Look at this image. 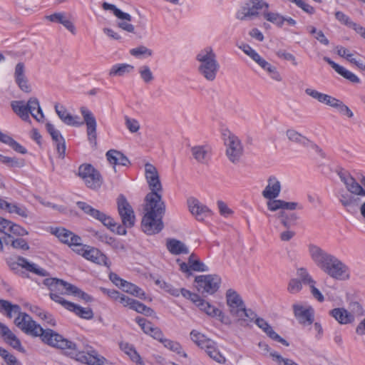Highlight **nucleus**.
<instances>
[{
    "label": "nucleus",
    "mask_w": 365,
    "mask_h": 365,
    "mask_svg": "<svg viewBox=\"0 0 365 365\" xmlns=\"http://www.w3.org/2000/svg\"><path fill=\"white\" fill-rule=\"evenodd\" d=\"M308 251L316 266L331 278L339 281L350 279L349 267L336 256L314 244L309 245Z\"/></svg>",
    "instance_id": "1"
},
{
    "label": "nucleus",
    "mask_w": 365,
    "mask_h": 365,
    "mask_svg": "<svg viewBox=\"0 0 365 365\" xmlns=\"http://www.w3.org/2000/svg\"><path fill=\"white\" fill-rule=\"evenodd\" d=\"M144 215L141 226L148 235L160 232L164 227L163 217L165 213V204L160 193L149 192L145 197Z\"/></svg>",
    "instance_id": "2"
},
{
    "label": "nucleus",
    "mask_w": 365,
    "mask_h": 365,
    "mask_svg": "<svg viewBox=\"0 0 365 365\" xmlns=\"http://www.w3.org/2000/svg\"><path fill=\"white\" fill-rule=\"evenodd\" d=\"M14 323L26 334L34 336H40L44 343L51 346H59L62 347L68 344V341L62 339L61 335L50 329H43L26 313L21 312L15 319ZM68 344H71V343L68 342Z\"/></svg>",
    "instance_id": "3"
},
{
    "label": "nucleus",
    "mask_w": 365,
    "mask_h": 365,
    "mask_svg": "<svg viewBox=\"0 0 365 365\" xmlns=\"http://www.w3.org/2000/svg\"><path fill=\"white\" fill-rule=\"evenodd\" d=\"M55 111L58 118L67 125L79 127L83 123L86 125V134L90 143L96 144L97 140V122L93 113L86 107H81L80 112L83 116V121L79 120V117L72 115L63 105L56 103Z\"/></svg>",
    "instance_id": "4"
},
{
    "label": "nucleus",
    "mask_w": 365,
    "mask_h": 365,
    "mask_svg": "<svg viewBox=\"0 0 365 365\" xmlns=\"http://www.w3.org/2000/svg\"><path fill=\"white\" fill-rule=\"evenodd\" d=\"M341 181L344 184L346 190L339 191L337 197L344 207L357 206L360 204V196H365L364 188L356 179L345 170L337 171Z\"/></svg>",
    "instance_id": "5"
},
{
    "label": "nucleus",
    "mask_w": 365,
    "mask_h": 365,
    "mask_svg": "<svg viewBox=\"0 0 365 365\" xmlns=\"http://www.w3.org/2000/svg\"><path fill=\"white\" fill-rule=\"evenodd\" d=\"M226 302L230 314L240 326H249L256 317L254 312L246 309L242 299L232 289H228L226 292Z\"/></svg>",
    "instance_id": "6"
},
{
    "label": "nucleus",
    "mask_w": 365,
    "mask_h": 365,
    "mask_svg": "<svg viewBox=\"0 0 365 365\" xmlns=\"http://www.w3.org/2000/svg\"><path fill=\"white\" fill-rule=\"evenodd\" d=\"M199 62L198 73L207 81L213 82L217 76L220 66L216 53L211 47L201 50L196 56Z\"/></svg>",
    "instance_id": "7"
},
{
    "label": "nucleus",
    "mask_w": 365,
    "mask_h": 365,
    "mask_svg": "<svg viewBox=\"0 0 365 365\" xmlns=\"http://www.w3.org/2000/svg\"><path fill=\"white\" fill-rule=\"evenodd\" d=\"M62 339L65 340L71 343V344H67L66 346H53V347H56L61 349L67 350L68 354L71 357L75 359L76 361L86 364L88 365H103L106 361V359L103 356H99L97 354L96 351H92L90 353H85L83 351H78L76 347V344L73 342L63 338L62 336Z\"/></svg>",
    "instance_id": "8"
},
{
    "label": "nucleus",
    "mask_w": 365,
    "mask_h": 365,
    "mask_svg": "<svg viewBox=\"0 0 365 365\" xmlns=\"http://www.w3.org/2000/svg\"><path fill=\"white\" fill-rule=\"evenodd\" d=\"M269 5L264 0H248L237 11L236 17L241 21L252 20L259 16V11L269 9Z\"/></svg>",
    "instance_id": "9"
},
{
    "label": "nucleus",
    "mask_w": 365,
    "mask_h": 365,
    "mask_svg": "<svg viewBox=\"0 0 365 365\" xmlns=\"http://www.w3.org/2000/svg\"><path fill=\"white\" fill-rule=\"evenodd\" d=\"M224 143L226 146V155L234 164L237 163L243 155V145L239 138L228 132L224 133Z\"/></svg>",
    "instance_id": "10"
},
{
    "label": "nucleus",
    "mask_w": 365,
    "mask_h": 365,
    "mask_svg": "<svg viewBox=\"0 0 365 365\" xmlns=\"http://www.w3.org/2000/svg\"><path fill=\"white\" fill-rule=\"evenodd\" d=\"M78 175L91 189L99 188L103 182L100 173L91 164H83L78 168Z\"/></svg>",
    "instance_id": "11"
},
{
    "label": "nucleus",
    "mask_w": 365,
    "mask_h": 365,
    "mask_svg": "<svg viewBox=\"0 0 365 365\" xmlns=\"http://www.w3.org/2000/svg\"><path fill=\"white\" fill-rule=\"evenodd\" d=\"M118 212L121 219L122 224L131 228L135 222L134 210L123 195H120L117 198Z\"/></svg>",
    "instance_id": "12"
},
{
    "label": "nucleus",
    "mask_w": 365,
    "mask_h": 365,
    "mask_svg": "<svg viewBox=\"0 0 365 365\" xmlns=\"http://www.w3.org/2000/svg\"><path fill=\"white\" fill-rule=\"evenodd\" d=\"M195 282L199 292L212 294L218 290L221 279L217 275H200L195 277Z\"/></svg>",
    "instance_id": "13"
},
{
    "label": "nucleus",
    "mask_w": 365,
    "mask_h": 365,
    "mask_svg": "<svg viewBox=\"0 0 365 365\" xmlns=\"http://www.w3.org/2000/svg\"><path fill=\"white\" fill-rule=\"evenodd\" d=\"M78 207L82 210L86 214L90 215L91 217L96 219L101 222L105 226L108 227H115L113 219L110 216L106 215L105 213L92 207L84 202H78Z\"/></svg>",
    "instance_id": "14"
},
{
    "label": "nucleus",
    "mask_w": 365,
    "mask_h": 365,
    "mask_svg": "<svg viewBox=\"0 0 365 365\" xmlns=\"http://www.w3.org/2000/svg\"><path fill=\"white\" fill-rule=\"evenodd\" d=\"M6 262L10 269L14 272L19 271V267H21L26 270L36 274L39 276L48 275V273L45 269L38 267L36 264L29 262L26 258L23 257H18L17 262H11L10 260H7Z\"/></svg>",
    "instance_id": "15"
},
{
    "label": "nucleus",
    "mask_w": 365,
    "mask_h": 365,
    "mask_svg": "<svg viewBox=\"0 0 365 365\" xmlns=\"http://www.w3.org/2000/svg\"><path fill=\"white\" fill-rule=\"evenodd\" d=\"M58 282H62L64 285L59 287L56 286V287H55L54 288H51V292H54L60 294H72L86 302H90L92 300V297L91 296L75 285L68 283L62 279H58Z\"/></svg>",
    "instance_id": "16"
},
{
    "label": "nucleus",
    "mask_w": 365,
    "mask_h": 365,
    "mask_svg": "<svg viewBox=\"0 0 365 365\" xmlns=\"http://www.w3.org/2000/svg\"><path fill=\"white\" fill-rule=\"evenodd\" d=\"M46 128L56 145L59 158H63L66 152V143L63 137L61 135V133L55 128L52 123H47Z\"/></svg>",
    "instance_id": "17"
},
{
    "label": "nucleus",
    "mask_w": 365,
    "mask_h": 365,
    "mask_svg": "<svg viewBox=\"0 0 365 365\" xmlns=\"http://www.w3.org/2000/svg\"><path fill=\"white\" fill-rule=\"evenodd\" d=\"M187 205L192 215L199 221L203 220L205 217L211 213V210L206 205L202 204L195 198H189Z\"/></svg>",
    "instance_id": "18"
},
{
    "label": "nucleus",
    "mask_w": 365,
    "mask_h": 365,
    "mask_svg": "<svg viewBox=\"0 0 365 365\" xmlns=\"http://www.w3.org/2000/svg\"><path fill=\"white\" fill-rule=\"evenodd\" d=\"M256 325L261 329L270 339L278 341L286 346H289V344L278 334H277L270 326V324L263 318L257 317L253 319Z\"/></svg>",
    "instance_id": "19"
},
{
    "label": "nucleus",
    "mask_w": 365,
    "mask_h": 365,
    "mask_svg": "<svg viewBox=\"0 0 365 365\" xmlns=\"http://www.w3.org/2000/svg\"><path fill=\"white\" fill-rule=\"evenodd\" d=\"M294 316L300 324L310 325L314 322V309L312 307L305 308L302 305L294 304Z\"/></svg>",
    "instance_id": "20"
},
{
    "label": "nucleus",
    "mask_w": 365,
    "mask_h": 365,
    "mask_svg": "<svg viewBox=\"0 0 365 365\" xmlns=\"http://www.w3.org/2000/svg\"><path fill=\"white\" fill-rule=\"evenodd\" d=\"M281 192V183L275 176H270L267 185L262 191V196L267 200L277 198Z\"/></svg>",
    "instance_id": "21"
},
{
    "label": "nucleus",
    "mask_w": 365,
    "mask_h": 365,
    "mask_svg": "<svg viewBox=\"0 0 365 365\" xmlns=\"http://www.w3.org/2000/svg\"><path fill=\"white\" fill-rule=\"evenodd\" d=\"M70 16L64 12H56L46 18L51 22H56L62 24L68 31H69L73 35L76 34V29L74 24L70 19Z\"/></svg>",
    "instance_id": "22"
},
{
    "label": "nucleus",
    "mask_w": 365,
    "mask_h": 365,
    "mask_svg": "<svg viewBox=\"0 0 365 365\" xmlns=\"http://www.w3.org/2000/svg\"><path fill=\"white\" fill-rule=\"evenodd\" d=\"M195 160L201 164H207L210 158V148L208 145H195L190 149Z\"/></svg>",
    "instance_id": "23"
},
{
    "label": "nucleus",
    "mask_w": 365,
    "mask_h": 365,
    "mask_svg": "<svg viewBox=\"0 0 365 365\" xmlns=\"http://www.w3.org/2000/svg\"><path fill=\"white\" fill-rule=\"evenodd\" d=\"M324 61H326L328 64H329L336 72L342 76L344 78H346L351 83H359L360 82V79L352 72L346 70L343 66H339V64L334 62L329 57L324 56L323 58Z\"/></svg>",
    "instance_id": "24"
},
{
    "label": "nucleus",
    "mask_w": 365,
    "mask_h": 365,
    "mask_svg": "<svg viewBox=\"0 0 365 365\" xmlns=\"http://www.w3.org/2000/svg\"><path fill=\"white\" fill-rule=\"evenodd\" d=\"M329 314L341 324H348L354 322V314L344 308L333 309Z\"/></svg>",
    "instance_id": "25"
},
{
    "label": "nucleus",
    "mask_w": 365,
    "mask_h": 365,
    "mask_svg": "<svg viewBox=\"0 0 365 365\" xmlns=\"http://www.w3.org/2000/svg\"><path fill=\"white\" fill-rule=\"evenodd\" d=\"M106 155L107 160L113 165L114 169L117 165L125 166L130 163L128 158L123 153L116 150H109Z\"/></svg>",
    "instance_id": "26"
},
{
    "label": "nucleus",
    "mask_w": 365,
    "mask_h": 365,
    "mask_svg": "<svg viewBox=\"0 0 365 365\" xmlns=\"http://www.w3.org/2000/svg\"><path fill=\"white\" fill-rule=\"evenodd\" d=\"M54 235L63 243L71 246L74 242L81 241V238L65 228H56Z\"/></svg>",
    "instance_id": "27"
},
{
    "label": "nucleus",
    "mask_w": 365,
    "mask_h": 365,
    "mask_svg": "<svg viewBox=\"0 0 365 365\" xmlns=\"http://www.w3.org/2000/svg\"><path fill=\"white\" fill-rule=\"evenodd\" d=\"M26 105L29 113L37 121H42L44 118V114L40 106L38 100L35 97H31L29 99Z\"/></svg>",
    "instance_id": "28"
},
{
    "label": "nucleus",
    "mask_w": 365,
    "mask_h": 365,
    "mask_svg": "<svg viewBox=\"0 0 365 365\" xmlns=\"http://www.w3.org/2000/svg\"><path fill=\"white\" fill-rule=\"evenodd\" d=\"M167 249L173 255L188 254L189 250L187 246L180 240L168 239L166 243Z\"/></svg>",
    "instance_id": "29"
},
{
    "label": "nucleus",
    "mask_w": 365,
    "mask_h": 365,
    "mask_svg": "<svg viewBox=\"0 0 365 365\" xmlns=\"http://www.w3.org/2000/svg\"><path fill=\"white\" fill-rule=\"evenodd\" d=\"M84 258L99 264H106L107 259L106 255L98 249L90 246L87 247V250L84 252Z\"/></svg>",
    "instance_id": "30"
},
{
    "label": "nucleus",
    "mask_w": 365,
    "mask_h": 365,
    "mask_svg": "<svg viewBox=\"0 0 365 365\" xmlns=\"http://www.w3.org/2000/svg\"><path fill=\"white\" fill-rule=\"evenodd\" d=\"M134 70V66L128 63H118L113 66L108 73L111 77H121L130 73Z\"/></svg>",
    "instance_id": "31"
},
{
    "label": "nucleus",
    "mask_w": 365,
    "mask_h": 365,
    "mask_svg": "<svg viewBox=\"0 0 365 365\" xmlns=\"http://www.w3.org/2000/svg\"><path fill=\"white\" fill-rule=\"evenodd\" d=\"M14 112L18 115L23 120H29V113L27 105L23 101H14L11 103Z\"/></svg>",
    "instance_id": "32"
},
{
    "label": "nucleus",
    "mask_w": 365,
    "mask_h": 365,
    "mask_svg": "<svg viewBox=\"0 0 365 365\" xmlns=\"http://www.w3.org/2000/svg\"><path fill=\"white\" fill-rule=\"evenodd\" d=\"M276 217L286 228L290 227L298 219L295 213H287L284 210L279 211L276 214Z\"/></svg>",
    "instance_id": "33"
},
{
    "label": "nucleus",
    "mask_w": 365,
    "mask_h": 365,
    "mask_svg": "<svg viewBox=\"0 0 365 365\" xmlns=\"http://www.w3.org/2000/svg\"><path fill=\"white\" fill-rule=\"evenodd\" d=\"M205 350L207 354L215 361L223 364L225 362L226 359L225 356L221 354L219 350L216 347V344L212 341V344H207L206 346L203 349Z\"/></svg>",
    "instance_id": "34"
},
{
    "label": "nucleus",
    "mask_w": 365,
    "mask_h": 365,
    "mask_svg": "<svg viewBox=\"0 0 365 365\" xmlns=\"http://www.w3.org/2000/svg\"><path fill=\"white\" fill-rule=\"evenodd\" d=\"M286 135L289 141L304 146H307L310 142L306 136H304L302 134L294 129H288L286 131Z\"/></svg>",
    "instance_id": "35"
},
{
    "label": "nucleus",
    "mask_w": 365,
    "mask_h": 365,
    "mask_svg": "<svg viewBox=\"0 0 365 365\" xmlns=\"http://www.w3.org/2000/svg\"><path fill=\"white\" fill-rule=\"evenodd\" d=\"M71 306L68 310L74 312L77 316L86 319H91L93 317V312L91 308L81 307L73 302H71Z\"/></svg>",
    "instance_id": "36"
},
{
    "label": "nucleus",
    "mask_w": 365,
    "mask_h": 365,
    "mask_svg": "<svg viewBox=\"0 0 365 365\" xmlns=\"http://www.w3.org/2000/svg\"><path fill=\"white\" fill-rule=\"evenodd\" d=\"M190 338L201 349H204L207 344H212V340L207 338L204 334L196 330H192L190 332Z\"/></svg>",
    "instance_id": "37"
},
{
    "label": "nucleus",
    "mask_w": 365,
    "mask_h": 365,
    "mask_svg": "<svg viewBox=\"0 0 365 365\" xmlns=\"http://www.w3.org/2000/svg\"><path fill=\"white\" fill-rule=\"evenodd\" d=\"M121 289L124 292L129 293L135 297H139L140 299H145V294L142 290V289L133 283L125 281Z\"/></svg>",
    "instance_id": "38"
},
{
    "label": "nucleus",
    "mask_w": 365,
    "mask_h": 365,
    "mask_svg": "<svg viewBox=\"0 0 365 365\" xmlns=\"http://www.w3.org/2000/svg\"><path fill=\"white\" fill-rule=\"evenodd\" d=\"M102 8L104 10L111 11L113 13V14L120 20H132V17L129 14L122 11L121 10L118 9L114 4L103 2L102 4Z\"/></svg>",
    "instance_id": "39"
},
{
    "label": "nucleus",
    "mask_w": 365,
    "mask_h": 365,
    "mask_svg": "<svg viewBox=\"0 0 365 365\" xmlns=\"http://www.w3.org/2000/svg\"><path fill=\"white\" fill-rule=\"evenodd\" d=\"M262 16L267 21L276 24L279 27H282L284 22V16L278 13L269 11L268 9H264L262 12Z\"/></svg>",
    "instance_id": "40"
},
{
    "label": "nucleus",
    "mask_w": 365,
    "mask_h": 365,
    "mask_svg": "<svg viewBox=\"0 0 365 365\" xmlns=\"http://www.w3.org/2000/svg\"><path fill=\"white\" fill-rule=\"evenodd\" d=\"M200 308V310L205 312L207 315L210 317H217V314H220V309L212 306L209 302H205L204 299L199 298V301L195 304Z\"/></svg>",
    "instance_id": "41"
},
{
    "label": "nucleus",
    "mask_w": 365,
    "mask_h": 365,
    "mask_svg": "<svg viewBox=\"0 0 365 365\" xmlns=\"http://www.w3.org/2000/svg\"><path fill=\"white\" fill-rule=\"evenodd\" d=\"M297 276L298 280L302 282L304 285L310 286L311 284H315L316 282L312 278L311 274L309 273L307 269L304 267H300L297 269Z\"/></svg>",
    "instance_id": "42"
},
{
    "label": "nucleus",
    "mask_w": 365,
    "mask_h": 365,
    "mask_svg": "<svg viewBox=\"0 0 365 365\" xmlns=\"http://www.w3.org/2000/svg\"><path fill=\"white\" fill-rule=\"evenodd\" d=\"M130 54L135 58H148L151 57L153 51L143 45L132 48L129 51Z\"/></svg>",
    "instance_id": "43"
},
{
    "label": "nucleus",
    "mask_w": 365,
    "mask_h": 365,
    "mask_svg": "<svg viewBox=\"0 0 365 365\" xmlns=\"http://www.w3.org/2000/svg\"><path fill=\"white\" fill-rule=\"evenodd\" d=\"M0 356L4 359L2 365H22L16 357L6 349L0 346Z\"/></svg>",
    "instance_id": "44"
},
{
    "label": "nucleus",
    "mask_w": 365,
    "mask_h": 365,
    "mask_svg": "<svg viewBox=\"0 0 365 365\" xmlns=\"http://www.w3.org/2000/svg\"><path fill=\"white\" fill-rule=\"evenodd\" d=\"M188 264L192 270L195 272H207L208 267L198 259L194 254H192L188 258Z\"/></svg>",
    "instance_id": "45"
},
{
    "label": "nucleus",
    "mask_w": 365,
    "mask_h": 365,
    "mask_svg": "<svg viewBox=\"0 0 365 365\" xmlns=\"http://www.w3.org/2000/svg\"><path fill=\"white\" fill-rule=\"evenodd\" d=\"M0 161L11 168H21L24 165V160L4 156L0 154Z\"/></svg>",
    "instance_id": "46"
},
{
    "label": "nucleus",
    "mask_w": 365,
    "mask_h": 365,
    "mask_svg": "<svg viewBox=\"0 0 365 365\" xmlns=\"http://www.w3.org/2000/svg\"><path fill=\"white\" fill-rule=\"evenodd\" d=\"M138 73L145 83H150L154 80V76L148 65H143L138 68Z\"/></svg>",
    "instance_id": "47"
},
{
    "label": "nucleus",
    "mask_w": 365,
    "mask_h": 365,
    "mask_svg": "<svg viewBox=\"0 0 365 365\" xmlns=\"http://www.w3.org/2000/svg\"><path fill=\"white\" fill-rule=\"evenodd\" d=\"M130 309L138 313L144 314L146 316H151L154 313V311L151 308L135 299L132 302Z\"/></svg>",
    "instance_id": "48"
},
{
    "label": "nucleus",
    "mask_w": 365,
    "mask_h": 365,
    "mask_svg": "<svg viewBox=\"0 0 365 365\" xmlns=\"http://www.w3.org/2000/svg\"><path fill=\"white\" fill-rule=\"evenodd\" d=\"M162 343L165 347L168 348V349L175 351L184 357H187V354L182 351V348L178 342L170 339H163Z\"/></svg>",
    "instance_id": "49"
},
{
    "label": "nucleus",
    "mask_w": 365,
    "mask_h": 365,
    "mask_svg": "<svg viewBox=\"0 0 365 365\" xmlns=\"http://www.w3.org/2000/svg\"><path fill=\"white\" fill-rule=\"evenodd\" d=\"M4 342H6L7 344L11 346L14 349H16L17 351L24 353L25 349L22 346L20 340L17 338V336L12 333L8 338H6L4 340Z\"/></svg>",
    "instance_id": "50"
},
{
    "label": "nucleus",
    "mask_w": 365,
    "mask_h": 365,
    "mask_svg": "<svg viewBox=\"0 0 365 365\" xmlns=\"http://www.w3.org/2000/svg\"><path fill=\"white\" fill-rule=\"evenodd\" d=\"M303 284L297 278H292L289 280L287 285V291L289 293L295 294L302 289Z\"/></svg>",
    "instance_id": "51"
},
{
    "label": "nucleus",
    "mask_w": 365,
    "mask_h": 365,
    "mask_svg": "<svg viewBox=\"0 0 365 365\" xmlns=\"http://www.w3.org/2000/svg\"><path fill=\"white\" fill-rule=\"evenodd\" d=\"M270 356L272 357L273 360H274L278 364V365H299L292 359L284 358L282 356L275 351L270 353Z\"/></svg>",
    "instance_id": "52"
},
{
    "label": "nucleus",
    "mask_w": 365,
    "mask_h": 365,
    "mask_svg": "<svg viewBox=\"0 0 365 365\" xmlns=\"http://www.w3.org/2000/svg\"><path fill=\"white\" fill-rule=\"evenodd\" d=\"M147 182L150 190V192L160 193L162 192L163 187L160 180V176L156 177L155 178L150 179L147 181Z\"/></svg>",
    "instance_id": "53"
},
{
    "label": "nucleus",
    "mask_w": 365,
    "mask_h": 365,
    "mask_svg": "<svg viewBox=\"0 0 365 365\" xmlns=\"http://www.w3.org/2000/svg\"><path fill=\"white\" fill-rule=\"evenodd\" d=\"M125 125L130 133H137L140 129L139 122L134 119L130 118L128 116L125 117Z\"/></svg>",
    "instance_id": "54"
},
{
    "label": "nucleus",
    "mask_w": 365,
    "mask_h": 365,
    "mask_svg": "<svg viewBox=\"0 0 365 365\" xmlns=\"http://www.w3.org/2000/svg\"><path fill=\"white\" fill-rule=\"evenodd\" d=\"M350 312L352 314H354L355 317H362L365 311L363 307L357 302H353L349 304Z\"/></svg>",
    "instance_id": "55"
},
{
    "label": "nucleus",
    "mask_w": 365,
    "mask_h": 365,
    "mask_svg": "<svg viewBox=\"0 0 365 365\" xmlns=\"http://www.w3.org/2000/svg\"><path fill=\"white\" fill-rule=\"evenodd\" d=\"M12 233L17 236H24L29 234V232L21 226L15 224L11 221L9 225L8 234Z\"/></svg>",
    "instance_id": "56"
},
{
    "label": "nucleus",
    "mask_w": 365,
    "mask_h": 365,
    "mask_svg": "<svg viewBox=\"0 0 365 365\" xmlns=\"http://www.w3.org/2000/svg\"><path fill=\"white\" fill-rule=\"evenodd\" d=\"M240 49H241L246 55L250 56L254 61H256L257 59L260 56L258 53H257L252 47L246 43H242V45L238 46Z\"/></svg>",
    "instance_id": "57"
},
{
    "label": "nucleus",
    "mask_w": 365,
    "mask_h": 365,
    "mask_svg": "<svg viewBox=\"0 0 365 365\" xmlns=\"http://www.w3.org/2000/svg\"><path fill=\"white\" fill-rule=\"evenodd\" d=\"M135 321L141 327L143 331L147 334L150 333L152 329L154 327L150 322L147 321L145 318L143 317H136Z\"/></svg>",
    "instance_id": "58"
},
{
    "label": "nucleus",
    "mask_w": 365,
    "mask_h": 365,
    "mask_svg": "<svg viewBox=\"0 0 365 365\" xmlns=\"http://www.w3.org/2000/svg\"><path fill=\"white\" fill-rule=\"evenodd\" d=\"M283 200H277L276 198L272 200H269L267 202V208L272 212H275L277 210H283Z\"/></svg>",
    "instance_id": "59"
},
{
    "label": "nucleus",
    "mask_w": 365,
    "mask_h": 365,
    "mask_svg": "<svg viewBox=\"0 0 365 365\" xmlns=\"http://www.w3.org/2000/svg\"><path fill=\"white\" fill-rule=\"evenodd\" d=\"M50 297L54 302L61 304L66 309H70L69 307H72L71 302L64 299L62 297L60 296V294H58L54 292H51Z\"/></svg>",
    "instance_id": "60"
},
{
    "label": "nucleus",
    "mask_w": 365,
    "mask_h": 365,
    "mask_svg": "<svg viewBox=\"0 0 365 365\" xmlns=\"http://www.w3.org/2000/svg\"><path fill=\"white\" fill-rule=\"evenodd\" d=\"M145 175L147 181L149 180L150 179L155 178L156 177L159 176L157 168L152 164L146 163L145 165Z\"/></svg>",
    "instance_id": "61"
},
{
    "label": "nucleus",
    "mask_w": 365,
    "mask_h": 365,
    "mask_svg": "<svg viewBox=\"0 0 365 365\" xmlns=\"http://www.w3.org/2000/svg\"><path fill=\"white\" fill-rule=\"evenodd\" d=\"M334 16H335L336 19L338 21H339L341 24H342L348 27H350L351 25L352 24V23L354 22L351 20V19L347 15H346L342 11H336L334 13Z\"/></svg>",
    "instance_id": "62"
},
{
    "label": "nucleus",
    "mask_w": 365,
    "mask_h": 365,
    "mask_svg": "<svg viewBox=\"0 0 365 365\" xmlns=\"http://www.w3.org/2000/svg\"><path fill=\"white\" fill-rule=\"evenodd\" d=\"M155 284L174 296L179 295V289L172 287L170 284L165 282V281L157 279L155 280Z\"/></svg>",
    "instance_id": "63"
},
{
    "label": "nucleus",
    "mask_w": 365,
    "mask_h": 365,
    "mask_svg": "<svg viewBox=\"0 0 365 365\" xmlns=\"http://www.w3.org/2000/svg\"><path fill=\"white\" fill-rule=\"evenodd\" d=\"M15 81L22 91L27 93L31 91V86L29 83L26 76L16 79Z\"/></svg>",
    "instance_id": "64"
}]
</instances>
